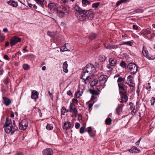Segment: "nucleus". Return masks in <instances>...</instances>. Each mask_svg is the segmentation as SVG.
I'll use <instances>...</instances> for the list:
<instances>
[{
  "mask_svg": "<svg viewBox=\"0 0 155 155\" xmlns=\"http://www.w3.org/2000/svg\"><path fill=\"white\" fill-rule=\"evenodd\" d=\"M75 15L78 19L81 21H85L87 19L91 20L94 17L93 12L90 10H83L79 12H78Z\"/></svg>",
  "mask_w": 155,
  "mask_h": 155,
  "instance_id": "nucleus-1",
  "label": "nucleus"
},
{
  "mask_svg": "<svg viewBox=\"0 0 155 155\" xmlns=\"http://www.w3.org/2000/svg\"><path fill=\"white\" fill-rule=\"evenodd\" d=\"M84 69L85 71L88 72L90 74L92 75L96 71L95 67L93 65L91 64H87Z\"/></svg>",
  "mask_w": 155,
  "mask_h": 155,
  "instance_id": "nucleus-2",
  "label": "nucleus"
},
{
  "mask_svg": "<svg viewBox=\"0 0 155 155\" xmlns=\"http://www.w3.org/2000/svg\"><path fill=\"white\" fill-rule=\"evenodd\" d=\"M98 79L100 84L102 88H104L105 85V83L106 82L107 79V76L106 75L100 74L98 75Z\"/></svg>",
  "mask_w": 155,
  "mask_h": 155,
  "instance_id": "nucleus-3",
  "label": "nucleus"
},
{
  "mask_svg": "<svg viewBox=\"0 0 155 155\" xmlns=\"http://www.w3.org/2000/svg\"><path fill=\"white\" fill-rule=\"evenodd\" d=\"M127 68L131 73L135 74L137 70V66L134 63H130L127 65Z\"/></svg>",
  "mask_w": 155,
  "mask_h": 155,
  "instance_id": "nucleus-4",
  "label": "nucleus"
},
{
  "mask_svg": "<svg viewBox=\"0 0 155 155\" xmlns=\"http://www.w3.org/2000/svg\"><path fill=\"white\" fill-rule=\"evenodd\" d=\"M124 82V80L123 78L120 77L118 78L117 80V82L119 87V91H124L125 90V87L124 84L123 82Z\"/></svg>",
  "mask_w": 155,
  "mask_h": 155,
  "instance_id": "nucleus-5",
  "label": "nucleus"
},
{
  "mask_svg": "<svg viewBox=\"0 0 155 155\" xmlns=\"http://www.w3.org/2000/svg\"><path fill=\"white\" fill-rule=\"evenodd\" d=\"M69 112L72 113L71 116L76 117L77 116L78 111L75 107V106L70 105L69 106Z\"/></svg>",
  "mask_w": 155,
  "mask_h": 155,
  "instance_id": "nucleus-6",
  "label": "nucleus"
},
{
  "mask_svg": "<svg viewBox=\"0 0 155 155\" xmlns=\"http://www.w3.org/2000/svg\"><path fill=\"white\" fill-rule=\"evenodd\" d=\"M126 89L124 91H119L120 94V95L121 97V102H126L127 101L128 97L126 95Z\"/></svg>",
  "mask_w": 155,
  "mask_h": 155,
  "instance_id": "nucleus-7",
  "label": "nucleus"
},
{
  "mask_svg": "<svg viewBox=\"0 0 155 155\" xmlns=\"http://www.w3.org/2000/svg\"><path fill=\"white\" fill-rule=\"evenodd\" d=\"M28 125V121L26 120H22L19 124V128L22 130H26Z\"/></svg>",
  "mask_w": 155,
  "mask_h": 155,
  "instance_id": "nucleus-8",
  "label": "nucleus"
},
{
  "mask_svg": "<svg viewBox=\"0 0 155 155\" xmlns=\"http://www.w3.org/2000/svg\"><path fill=\"white\" fill-rule=\"evenodd\" d=\"M48 6L51 12H58L56 3L50 2L48 4Z\"/></svg>",
  "mask_w": 155,
  "mask_h": 155,
  "instance_id": "nucleus-9",
  "label": "nucleus"
},
{
  "mask_svg": "<svg viewBox=\"0 0 155 155\" xmlns=\"http://www.w3.org/2000/svg\"><path fill=\"white\" fill-rule=\"evenodd\" d=\"M126 83L130 86L131 87H134L135 84L133 81L132 76L130 75L127 77L126 81Z\"/></svg>",
  "mask_w": 155,
  "mask_h": 155,
  "instance_id": "nucleus-10",
  "label": "nucleus"
},
{
  "mask_svg": "<svg viewBox=\"0 0 155 155\" xmlns=\"http://www.w3.org/2000/svg\"><path fill=\"white\" fill-rule=\"evenodd\" d=\"M21 39L17 37H13L10 40V45L12 46L14 45L18 42L21 41Z\"/></svg>",
  "mask_w": 155,
  "mask_h": 155,
  "instance_id": "nucleus-11",
  "label": "nucleus"
},
{
  "mask_svg": "<svg viewBox=\"0 0 155 155\" xmlns=\"http://www.w3.org/2000/svg\"><path fill=\"white\" fill-rule=\"evenodd\" d=\"M8 121L9 119L8 117L6 118L5 124L3 127L5 132L7 134L10 133V122Z\"/></svg>",
  "mask_w": 155,
  "mask_h": 155,
  "instance_id": "nucleus-12",
  "label": "nucleus"
},
{
  "mask_svg": "<svg viewBox=\"0 0 155 155\" xmlns=\"http://www.w3.org/2000/svg\"><path fill=\"white\" fill-rule=\"evenodd\" d=\"M142 53L143 55L146 58H148L150 60H153L155 58L154 56H153L151 58L148 55V52L147 49L144 47H143L142 50Z\"/></svg>",
  "mask_w": 155,
  "mask_h": 155,
  "instance_id": "nucleus-13",
  "label": "nucleus"
},
{
  "mask_svg": "<svg viewBox=\"0 0 155 155\" xmlns=\"http://www.w3.org/2000/svg\"><path fill=\"white\" fill-rule=\"evenodd\" d=\"M43 155H53V151L50 148H47L43 150L42 152Z\"/></svg>",
  "mask_w": 155,
  "mask_h": 155,
  "instance_id": "nucleus-14",
  "label": "nucleus"
},
{
  "mask_svg": "<svg viewBox=\"0 0 155 155\" xmlns=\"http://www.w3.org/2000/svg\"><path fill=\"white\" fill-rule=\"evenodd\" d=\"M11 120L10 119V121ZM11 122H10V124ZM11 123H12V122H11ZM17 130V127L15 126V121L14 120H13V124H12V125L10 126V132H11V134H13Z\"/></svg>",
  "mask_w": 155,
  "mask_h": 155,
  "instance_id": "nucleus-15",
  "label": "nucleus"
},
{
  "mask_svg": "<svg viewBox=\"0 0 155 155\" xmlns=\"http://www.w3.org/2000/svg\"><path fill=\"white\" fill-rule=\"evenodd\" d=\"M104 45L106 49L109 50L114 49L117 48V45H111L110 44H107L106 43L104 44Z\"/></svg>",
  "mask_w": 155,
  "mask_h": 155,
  "instance_id": "nucleus-16",
  "label": "nucleus"
},
{
  "mask_svg": "<svg viewBox=\"0 0 155 155\" xmlns=\"http://www.w3.org/2000/svg\"><path fill=\"white\" fill-rule=\"evenodd\" d=\"M38 97V92L35 90H33L31 92V98L33 99H36Z\"/></svg>",
  "mask_w": 155,
  "mask_h": 155,
  "instance_id": "nucleus-17",
  "label": "nucleus"
},
{
  "mask_svg": "<svg viewBox=\"0 0 155 155\" xmlns=\"http://www.w3.org/2000/svg\"><path fill=\"white\" fill-rule=\"evenodd\" d=\"M123 105L122 104H119L118 107L116 109V112L118 115H120L122 111Z\"/></svg>",
  "mask_w": 155,
  "mask_h": 155,
  "instance_id": "nucleus-18",
  "label": "nucleus"
},
{
  "mask_svg": "<svg viewBox=\"0 0 155 155\" xmlns=\"http://www.w3.org/2000/svg\"><path fill=\"white\" fill-rule=\"evenodd\" d=\"M92 74H90V75L86 78L84 79L83 80L84 83V84H86L91 81V80L92 78Z\"/></svg>",
  "mask_w": 155,
  "mask_h": 155,
  "instance_id": "nucleus-19",
  "label": "nucleus"
},
{
  "mask_svg": "<svg viewBox=\"0 0 155 155\" xmlns=\"http://www.w3.org/2000/svg\"><path fill=\"white\" fill-rule=\"evenodd\" d=\"M71 127V124L70 122L67 121L65 122L63 126L64 129L68 130Z\"/></svg>",
  "mask_w": 155,
  "mask_h": 155,
  "instance_id": "nucleus-20",
  "label": "nucleus"
},
{
  "mask_svg": "<svg viewBox=\"0 0 155 155\" xmlns=\"http://www.w3.org/2000/svg\"><path fill=\"white\" fill-rule=\"evenodd\" d=\"M83 93V90L81 89V91L80 90H78L77 92H76L75 95L74 97L76 98H79L82 95V94Z\"/></svg>",
  "mask_w": 155,
  "mask_h": 155,
  "instance_id": "nucleus-21",
  "label": "nucleus"
},
{
  "mask_svg": "<svg viewBox=\"0 0 155 155\" xmlns=\"http://www.w3.org/2000/svg\"><path fill=\"white\" fill-rule=\"evenodd\" d=\"M74 8L75 10V14H76V13L77 12H79L84 10H82V9L77 4H76L74 5Z\"/></svg>",
  "mask_w": 155,
  "mask_h": 155,
  "instance_id": "nucleus-22",
  "label": "nucleus"
},
{
  "mask_svg": "<svg viewBox=\"0 0 155 155\" xmlns=\"http://www.w3.org/2000/svg\"><path fill=\"white\" fill-rule=\"evenodd\" d=\"M109 62L111 66H114L116 65L117 63V60L115 59L111 58H110Z\"/></svg>",
  "mask_w": 155,
  "mask_h": 155,
  "instance_id": "nucleus-23",
  "label": "nucleus"
},
{
  "mask_svg": "<svg viewBox=\"0 0 155 155\" xmlns=\"http://www.w3.org/2000/svg\"><path fill=\"white\" fill-rule=\"evenodd\" d=\"M68 65L67 61L64 62L63 64V68L64 71L66 73L68 72Z\"/></svg>",
  "mask_w": 155,
  "mask_h": 155,
  "instance_id": "nucleus-24",
  "label": "nucleus"
},
{
  "mask_svg": "<svg viewBox=\"0 0 155 155\" xmlns=\"http://www.w3.org/2000/svg\"><path fill=\"white\" fill-rule=\"evenodd\" d=\"M90 75L89 73L88 72H86L83 69V71L81 75V78L84 80V79L86 78L87 77H88Z\"/></svg>",
  "mask_w": 155,
  "mask_h": 155,
  "instance_id": "nucleus-25",
  "label": "nucleus"
},
{
  "mask_svg": "<svg viewBox=\"0 0 155 155\" xmlns=\"http://www.w3.org/2000/svg\"><path fill=\"white\" fill-rule=\"evenodd\" d=\"M129 151L132 153H138L140 152V150H139L137 148L135 147H132Z\"/></svg>",
  "mask_w": 155,
  "mask_h": 155,
  "instance_id": "nucleus-26",
  "label": "nucleus"
},
{
  "mask_svg": "<svg viewBox=\"0 0 155 155\" xmlns=\"http://www.w3.org/2000/svg\"><path fill=\"white\" fill-rule=\"evenodd\" d=\"M3 103L6 106L10 104V99L6 97H3Z\"/></svg>",
  "mask_w": 155,
  "mask_h": 155,
  "instance_id": "nucleus-27",
  "label": "nucleus"
},
{
  "mask_svg": "<svg viewBox=\"0 0 155 155\" xmlns=\"http://www.w3.org/2000/svg\"><path fill=\"white\" fill-rule=\"evenodd\" d=\"M65 44V47L67 48V51H69L71 50L72 49L73 47L72 45L68 43H66Z\"/></svg>",
  "mask_w": 155,
  "mask_h": 155,
  "instance_id": "nucleus-28",
  "label": "nucleus"
},
{
  "mask_svg": "<svg viewBox=\"0 0 155 155\" xmlns=\"http://www.w3.org/2000/svg\"><path fill=\"white\" fill-rule=\"evenodd\" d=\"M82 4L85 6L89 5L90 4L91 2L87 0H82Z\"/></svg>",
  "mask_w": 155,
  "mask_h": 155,
  "instance_id": "nucleus-29",
  "label": "nucleus"
},
{
  "mask_svg": "<svg viewBox=\"0 0 155 155\" xmlns=\"http://www.w3.org/2000/svg\"><path fill=\"white\" fill-rule=\"evenodd\" d=\"M78 100L76 99H73L72 100L71 102L70 103V105H71L73 106H75V104H77Z\"/></svg>",
  "mask_w": 155,
  "mask_h": 155,
  "instance_id": "nucleus-30",
  "label": "nucleus"
},
{
  "mask_svg": "<svg viewBox=\"0 0 155 155\" xmlns=\"http://www.w3.org/2000/svg\"><path fill=\"white\" fill-rule=\"evenodd\" d=\"M10 5L14 7H16L18 5L17 2L12 0H10Z\"/></svg>",
  "mask_w": 155,
  "mask_h": 155,
  "instance_id": "nucleus-31",
  "label": "nucleus"
},
{
  "mask_svg": "<svg viewBox=\"0 0 155 155\" xmlns=\"http://www.w3.org/2000/svg\"><path fill=\"white\" fill-rule=\"evenodd\" d=\"M86 131H87L89 133V135L91 137H94V135H91L90 133L92 131V128L91 127H88L86 129Z\"/></svg>",
  "mask_w": 155,
  "mask_h": 155,
  "instance_id": "nucleus-32",
  "label": "nucleus"
},
{
  "mask_svg": "<svg viewBox=\"0 0 155 155\" xmlns=\"http://www.w3.org/2000/svg\"><path fill=\"white\" fill-rule=\"evenodd\" d=\"M69 112V110H67L66 108L64 107H62L61 109V114L63 115H64L65 113Z\"/></svg>",
  "mask_w": 155,
  "mask_h": 155,
  "instance_id": "nucleus-33",
  "label": "nucleus"
},
{
  "mask_svg": "<svg viewBox=\"0 0 155 155\" xmlns=\"http://www.w3.org/2000/svg\"><path fill=\"white\" fill-rule=\"evenodd\" d=\"M99 59L101 61H104L106 60V57L104 55H101L99 56Z\"/></svg>",
  "mask_w": 155,
  "mask_h": 155,
  "instance_id": "nucleus-34",
  "label": "nucleus"
},
{
  "mask_svg": "<svg viewBox=\"0 0 155 155\" xmlns=\"http://www.w3.org/2000/svg\"><path fill=\"white\" fill-rule=\"evenodd\" d=\"M127 1V0H119L116 3V5L118 6L120 5L121 4Z\"/></svg>",
  "mask_w": 155,
  "mask_h": 155,
  "instance_id": "nucleus-35",
  "label": "nucleus"
},
{
  "mask_svg": "<svg viewBox=\"0 0 155 155\" xmlns=\"http://www.w3.org/2000/svg\"><path fill=\"white\" fill-rule=\"evenodd\" d=\"M100 4V2H99L94 3L92 5V8H96Z\"/></svg>",
  "mask_w": 155,
  "mask_h": 155,
  "instance_id": "nucleus-36",
  "label": "nucleus"
},
{
  "mask_svg": "<svg viewBox=\"0 0 155 155\" xmlns=\"http://www.w3.org/2000/svg\"><path fill=\"white\" fill-rule=\"evenodd\" d=\"M98 83V81L97 80H94L91 81V86H94L95 85Z\"/></svg>",
  "mask_w": 155,
  "mask_h": 155,
  "instance_id": "nucleus-37",
  "label": "nucleus"
},
{
  "mask_svg": "<svg viewBox=\"0 0 155 155\" xmlns=\"http://www.w3.org/2000/svg\"><path fill=\"white\" fill-rule=\"evenodd\" d=\"M111 119L110 118H107L105 120L106 124L107 125H110L111 122Z\"/></svg>",
  "mask_w": 155,
  "mask_h": 155,
  "instance_id": "nucleus-38",
  "label": "nucleus"
},
{
  "mask_svg": "<svg viewBox=\"0 0 155 155\" xmlns=\"http://www.w3.org/2000/svg\"><path fill=\"white\" fill-rule=\"evenodd\" d=\"M127 45L129 46H131L133 45V43L132 42L130 41L124 42L122 44H120V45Z\"/></svg>",
  "mask_w": 155,
  "mask_h": 155,
  "instance_id": "nucleus-39",
  "label": "nucleus"
},
{
  "mask_svg": "<svg viewBox=\"0 0 155 155\" xmlns=\"http://www.w3.org/2000/svg\"><path fill=\"white\" fill-rule=\"evenodd\" d=\"M97 35L95 34H91L89 36V38L91 40L94 39L96 37Z\"/></svg>",
  "mask_w": 155,
  "mask_h": 155,
  "instance_id": "nucleus-40",
  "label": "nucleus"
},
{
  "mask_svg": "<svg viewBox=\"0 0 155 155\" xmlns=\"http://www.w3.org/2000/svg\"><path fill=\"white\" fill-rule=\"evenodd\" d=\"M99 91V90H92L91 91V93L92 94L97 95L98 94Z\"/></svg>",
  "mask_w": 155,
  "mask_h": 155,
  "instance_id": "nucleus-41",
  "label": "nucleus"
},
{
  "mask_svg": "<svg viewBox=\"0 0 155 155\" xmlns=\"http://www.w3.org/2000/svg\"><path fill=\"white\" fill-rule=\"evenodd\" d=\"M60 51H61L64 52L65 51H67V49L66 47H65V45L62 46L61 48H60Z\"/></svg>",
  "mask_w": 155,
  "mask_h": 155,
  "instance_id": "nucleus-42",
  "label": "nucleus"
},
{
  "mask_svg": "<svg viewBox=\"0 0 155 155\" xmlns=\"http://www.w3.org/2000/svg\"><path fill=\"white\" fill-rule=\"evenodd\" d=\"M46 129L49 130H51L53 129V127L52 124H48L46 126Z\"/></svg>",
  "mask_w": 155,
  "mask_h": 155,
  "instance_id": "nucleus-43",
  "label": "nucleus"
},
{
  "mask_svg": "<svg viewBox=\"0 0 155 155\" xmlns=\"http://www.w3.org/2000/svg\"><path fill=\"white\" fill-rule=\"evenodd\" d=\"M65 13L64 12H63V11H59V12H58V14L59 16L60 17H63Z\"/></svg>",
  "mask_w": 155,
  "mask_h": 155,
  "instance_id": "nucleus-44",
  "label": "nucleus"
},
{
  "mask_svg": "<svg viewBox=\"0 0 155 155\" xmlns=\"http://www.w3.org/2000/svg\"><path fill=\"white\" fill-rule=\"evenodd\" d=\"M34 1L38 4H40L41 5H43V2L45 0H34Z\"/></svg>",
  "mask_w": 155,
  "mask_h": 155,
  "instance_id": "nucleus-45",
  "label": "nucleus"
},
{
  "mask_svg": "<svg viewBox=\"0 0 155 155\" xmlns=\"http://www.w3.org/2000/svg\"><path fill=\"white\" fill-rule=\"evenodd\" d=\"M120 66L121 67L125 68L126 67V63L123 61H122L120 63Z\"/></svg>",
  "mask_w": 155,
  "mask_h": 155,
  "instance_id": "nucleus-46",
  "label": "nucleus"
},
{
  "mask_svg": "<svg viewBox=\"0 0 155 155\" xmlns=\"http://www.w3.org/2000/svg\"><path fill=\"white\" fill-rule=\"evenodd\" d=\"M47 34L48 35L50 36L51 37H54V35L55 34V33L54 32H50L48 31Z\"/></svg>",
  "mask_w": 155,
  "mask_h": 155,
  "instance_id": "nucleus-47",
  "label": "nucleus"
},
{
  "mask_svg": "<svg viewBox=\"0 0 155 155\" xmlns=\"http://www.w3.org/2000/svg\"><path fill=\"white\" fill-rule=\"evenodd\" d=\"M151 87L150 85V83H148L147 84H146V88L149 91H150V90Z\"/></svg>",
  "mask_w": 155,
  "mask_h": 155,
  "instance_id": "nucleus-48",
  "label": "nucleus"
},
{
  "mask_svg": "<svg viewBox=\"0 0 155 155\" xmlns=\"http://www.w3.org/2000/svg\"><path fill=\"white\" fill-rule=\"evenodd\" d=\"M5 39V36L2 33H0V40L2 41L4 40Z\"/></svg>",
  "mask_w": 155,
  "mask_h": 155,
  "instance_id": "nucleus-49",
  "label": "nucleus"
},
{
  "mask_svg": "<svg viewBox=\"0 0 155 155\" xmlns=\"http://www.w3.org/2000/svg\"><path fill=\"white\" fill-rule=\"evenodd\" d=\"M151 104V105H153L155 102V98L154 97H152L150 100Z\"/></svg>",
  "mask_w": 155,
  "mask_h": 155,
  "instance_id": "nucleus-50",
  "label": "nucleus"
},
{
  "mask_svg": "<svg viewBox=\"0 0 155 155\" xmlns=\"http://www.w3.org/2000/svg\"><path fill=\"white\" fill-rule=\"evenodd\" d=\"M9 78L8 77H7L6 78L4 81V83L5 84H8L9 83Z\"/></svg>",
  "mask_w": 155,
  "mask_h": 155,
  "instance_id": "nucleus-51",
  "label": "nucleus"
},
{
  "mask_svg": "<svg viewBox=\"0 0 155 155\" xmlns=\"http://www.w3.org/2000/svg\"><path fill=\"white\" fill-rule=\"evenodd\" d=\"M85 127H81L80 129V132L81 134H82L84 132Z\"/></svg>",
  "mask_w": 155,
  "mask_h": 155,
  "instance_id": "nucleus-52",
  "label": "nucleus"
},
{
  "mask_svg": "<svg viewBox=\"0 0 155 155\" xmlns=\"http://www.w3.org/2000/svg\"><path fill=\"white\" fill-rule=\"evenodd\" d=\"M23 68L25 70H28L29 68V66L28 65L25 64L23 65Z\"/></svg>",
  "mask_w": 155,
  "mask_h": 155,
  "instance_id": "nucleus-53",
  "label": "nucleus"
},
{
  "mask_svg": "<svg viewBox=\"0 0 155 155\" xmlns=\"http://www.w3.org/2000/svg\"><path fill=\"white\" fill-rule=\"evenodd\" d=\"M61 11H63V12H64L65 13H67L68 12L66 8L65 7H62V10Z\"/></svg>",
  "mask_w": 155,
  "mask_h": 155,
  "instance_id": "nucleus-54",
  "label": "nucleus"
},
{
  "mask_svg": "<svg viewBox=\"0 0 155 155\" xmlns=\"http://www.w3.org/2000/svg\"><path fill=\"white\" fill-rule=\"evenodd\" d=\"M80 124L79 123H76L75 124V127L76 129H78L80 127Z\"/></svg>",
  "mask_w": 155,
  "mask_h": 155,
  "instance_id": "nucleus-55",
  "label": "nucleus"
},
{
  "mask_svg": "<svg viewBox=\"0 0 155 155\" xmlns=\"http://www.w3.org/2000/svg\"><path fill=\"white\" fill-rule=\"evenodd\" d=\"M144 33L145 35H148L150 34V32L149 30H146L144 31Z\"/></svg>",
  "mask_w": 155,
  "mask_h": 155,
  "instance_id": "nucleus-56",
  "label": "nucleus"
},
{
  "mask_svg": "<svg viewBox=\"0 0 155 155\" xmlns=\"http://www.w3.org/2000/svg\"><path fill=\"white\" fill-rule=\"evenodd\" d=\"M67 94L69 96H71V97L73 96L70 90H69L67 92Z\"/></svg>",
  "mask_w": 155,
  "mask_h": 155,
  "instance_id": "nucleus-57",
  "label": "nucleus"
},
{
  "mask_svg": "<svg viewBox=\"0 0 155 155\" xmlns=\"http://www.w3.org/2000/svg\"><path fill=\"white\" fill-rule=\"evenodd\" d=\"M133 28L135 30H137L138 29V27L136 25H133Z\"/></svg>",
  "mask_w": 155,
  "mask_h": 155,
  "instance_id": "nucleus-58",
  "label": "nucleus"
},
{
  "mask_svg": "<svg viewBox=\"0 0 155 155\" xmlns=\"http://www.w3.org/2000/svg\"><path fill=\"white\" fill-rule=\"evenodd\" d=\"M4 58L5 59L7 60H9V58L7 55H5L4 56Z\"/></svg>",
  "mask_w": 155,
  "mask_h": 155,
  "instance_id": "nucleus-59",
  "label": "nucleus"
},
{
  "mask_svg": "<svg viewBox=\"0 0 155 155\" xmlns=\"http://www.w3.org/2000/svg\"><path fill=\"white\" fill-rule=\"evenodd\" d=\"M93 104L92 103H90L89 104L88 106L89 110H91V108L93 106Z\"/></svg>",
  "mask_w": 155,
  "mask_h": 155,
  "instance_id": "nucleus-60",
  "label": "nucleus"
},
{
  "mask_svg": "<svg viewBox=\"0 0 155 155\" xmlns=\"http://www.w3.org/2000/svg\"><path fill=\"white\" fill-rule=\"evenodd\" d=\"M27 48V46H25L24 48L23 49V51H25L26 52H28V51L26 49V48Z\"/></svg>",
  "mask_w": 155,
  "mask_h": 155,
  "instance_id": "nucleus-61",
  "label": "nucleus"
},
{
  "mask_svg": "<svg viewBox=\"0 0 155 155\" xmlns=\"http://www.w3.org/2000/svg\"><path fill=\"white\" fill-rule=\"evenodd\" d=\"M37 8V7L35 5H33L32 7V9L33 10H35Z\"/></svg>",
  "mask_w": 155,
  "mask_h": 155,
  "instance_id": "nucleus-62",
  "label": "nucleus"
},
{
  "mask_svg": "<svg viewBox=\"0 0 155 155\" xmlns=\"http://www.w3.org/2000/svg\"><path fill=\"white\" fill-rule=\"evenodd\" d=\"M120 75L119 74H117L114 76V79H115L117 78H120Z\"/></svg>",
  "mask_w": 155,
  "mask_h": 155,
  "instance_id": "nucleus-63",
  "label": "nucleus"
},
{
  "mask_svg": "<svg viewBox=\"0 0 155 155\" xmlns=\"http://www.w3.org/2000/svg\"><path fill=\"white\" fill-rule=\"evenodd\" d=\"M49 94V96L51 98V99H53V96L52 95V94L50 93V91H48V92Z\"/></svg>",
  "mask_w": 155,
  "mask_h": 155,
  "instance_id": "nucleus-64",
  "label": "nucleus"
}]
</instances>
